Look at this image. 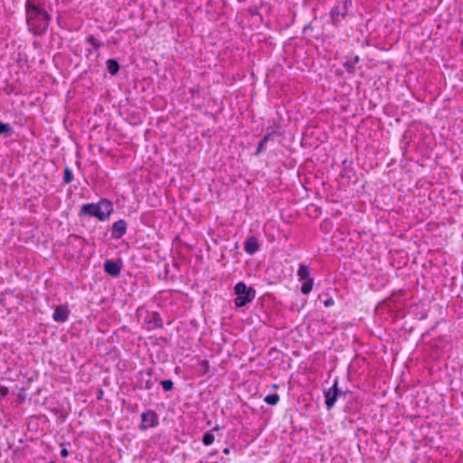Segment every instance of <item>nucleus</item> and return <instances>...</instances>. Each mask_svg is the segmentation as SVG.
Segmentation results:
<instances>
[{"label": "nucleus", "instance_id": "f257e3e1", "mask_svg": "<svg viewBox=\"0 0 463 463\" xmlns=\"http://www.w3.org/2000/svg\"><path fill=\"white\" fill-rule=\"evenodd\" d=\"M26 21L29 30L34 34L43 33L50 22V15L40 5L28 1L26 5Z\"/></svg>", "mask_w": 463, "mask_h": 463}, {"label": "nucleus", "instance_id": "f03ea898", "mask_svg": "<svg viewBox=\"0 0 463 463\" xmlns=\"http://www.w3.org/2000/svg\"><path fill=\"white\" fill-rule=\"evenodd\" d=\"M235 294L237 297L234 303L239 307L251 302L255 298V291L251 288L247 287L243 282H239L235 286Z\"/></svg>", "mask_w": 463, "mask_h": 463}, {"label": "nucleus", "instance_id": "7ed1b4c3", "mask_svg": "<svg viewBox=\"0 0 463 463\" xmlns=\"http://www.w3.org/2000/svg\"><path fill=\"white\" fill-rule=\"evenodd\" d=\"M141 417H142L141 429L146 430V429L154 427L157 424V416L152 411L144 412Z\"/></svg>", "mask_w": 463, "mask_h": 463}, {"label": "nucleus", "instance_id": "20e7f679", "mask_svg": "<svg viewBox=\"0 0 463 463\" xmlns=\"http://www.w3.org/2000/svg\"><path fill=\"white\" fill-rule=\"evenodd\" d=\"M81 212L87 215L97 217L100 221H104V217L101 216L100 211L98 209V205L94 203L84 204L81 207Z\"/></svg>", "mask_w": 463, "mask_h": 463}, {"label": "nucleus", "instance_id": "39448f33", "mask_svg": "<svg viewBox=\"0 0 463 463\" xmlns=\"http://www.w3.org/2000/svg\"><path fill=\"white\" fill-rule=\"evenodd\" d=\"M337 383L335 382L334 385L326 392V404L327 408H331L338 396Z\"/></svg>", "mask_w": 463, "mask_h": 463}, {"label": "nucleus", "instance_id": "423d86ee", "mask_svg": "<svg viewBox=\"0 0 463 463\" xmlns=\"http://www.w3.org/2000/svg\"><path fill=\"white\" fill-rule=\"evenodd\" d=\"M104 269L108 274L116 277L119 275L121 268L120 264L114 260H106L104 263Z\"/></svg>", "mask_w": 463, "mask_h": 463}, {"label": "nucleus", "instance_id": "0eeeda50", "mask_svg": "<svg viewBox=\"0 0 463 463\" xmlns=\"http://www.w3.org/2000/svg\"><path fill=\"white\" fill-rule=\"evenodd\" d=\"M68 308L66 307L60 306L54 310L52 317L56 322H64L68 319Z\"/></svg>", "mask_w": 463, "mask_h": 463}, {"label": "nucleus", "instance_id": "6e6552de", "mask_svg": "<svg viewBox=\"0 0 463 463\" xmlns=\"http://www.w3.org/2000/svg\"><path fill=\"white\" fill-rule=\"evenodd\" d=\"M263 142H265V143H268V142L281 143V142H283V137H282L280 131L273 130L270 133L267 134L264 137L263 140L261 142H260L259 145H262Z\"/></svg>", "mask_w": 463, "mask_h": 463}, {"label": "nucleus", "instance_id": "1a4fd4ad", "mask_svg": "<svg viewBox=\"0 0 463 463\" xmlns=\"http://www.w3.org/2000/svg\"><path fill=\"white\" fill-rule=\"evenodd\" d=\"M244 248L249 254H254L259 250L257 239L255 237L248 238L245 241Z\"/></svg>", "mask_w": 463, "mask_h": 463}, {"label": "nucleus", "instance_id": "9d476101", "mask_svg": "<svg viewBox=\"0 0 463 463\" xmlns=\"http://www.w3.org/2000/svg\"><path fill=\"white\" fill-rule=\"evenodd\" d=\"M97 205L98 209L101 213V216L104 217L105 220L110 215V213L113 211L111 203L107 201H102Z\"/></svg>", "mask_w": 463, "mask_h": 463}, {"label": "nucleus", "instance_id": "9b49d317", "mask_svg": "<svg viewBox=\"0 0 463 463\" xmlns=\"http://www.w3.org/2000/svg\"><path fill=\"white\" fill-rule=\"evenodd\" d=\"M126 222L123 220L118 221L113 224V232L116 238H120L126 232Z\"/></svg>", "mask_w": 463, "mask_h": 463}, {"label": "nucleus", "instance_id": "f8f14e48", "mask_svg": "<svg viewBox=\"0 0 463 463\" xmlns=\"http://www.w3.org/2000/svg\"><path fill=\"white\" fill-rule=\"evenodd\" d=\"M298 275L300 280H307L309 279V269L306 265L301 264L298 270Z\"/></svg>", "mask_w": 463, "mask_h": 463}, {"label": "nucleus", "instance_id": "ddd939ff", "mask_svg": "<svg viewBox=\"0 0 463 463\" xmlns=\"http://www.w3.org/2000/svg\"><path fill=\"white\" fill-rule=\"evenodd\" d=\"M107 69L112 74H116L119 70V65L115 60H108Z\"/></svg>", "mask_w": 463, "mask_h": 463}, {"label": "nucleus", "instance_id": "4468645a", "mask_svg": "<svg viewBox=\"0 0 463 463\" xmlns=\"http://www.w3.org/2000/svg\"><path fill=\"white\" fill-rule=\"evenodd\" d=\"M313 288V279H307L301 287V292L305 295L308 294Z\"/></svg>", "mask_w": 463, "mask_h": 463}, {"label": "nucleus", "instance_id": "2eb2a0df", "mask_svg": "<svg viewBox=\"0 0 463 463\" xmlns=\"http://www.w3.org/2000/svg\"><path fill=\"white\" fill-rule=\"evenodd\" d=\"M279 400V397L278 394L274 393V394H270V395H268L264 398V401L268 403V404H270V405H275L278 403Z\"/></svg>", "mask_w": 463, "mask_h": 463}, {"label": "nucleus", "instance_id": "dca6fc26", "mask_svg": "<svg viewBox=\"0 0 463 463\" xmlns=\"http://www.w3.org/2000/svg\"><path fill=\"white\" fill-rule=\"evenodd\" d=\"M11 130L12 128L8 124L0 122V134L9 135Z\"/></svg>", "mask_w": 463, "mask_h": 463}, {"label": "nucleus", "instance_id": "f3484780", "mask_svg": "<svg viewBox=\"0 0 463 463\" xmlns=\"http://www.w3.org/2000/svg\"><path fill=\"white\" fill-rule=\"evenodd\" d=\"M213 440H214V436L212 433H206L203 439V441L204 445H206V446L211 445L213 442Z\"/></svg>", "mask_w": 463, "mask_h": 463}, {"label": "nucleus", "instance_id": "a211bd4d", "mask_svg": "<svg viewBox=\"0 0 463 463\" xmlns=\"http://www.w3.org/2000/svg\"><path fill=\"white\" fill-rule=\"evenodd\" d=\"M63 181L65 184H69L72 181V173L70 171L69 168H66L64 171Z\"/></svg>", "mask_w": 463, "mask_h": 463}, {"label": "nucleus", "instance_id": "6ab92c4d", "mask_svg": "<svg viewBox=\"0 0 463 463\" xmlns=\"http://www.w3.org/2000/svg\"><path fill=\"white\" fill-rule=\"evenodd\" d=\"M161 385L165 391H170L173 388V382L171 380H164L161 382Z\"/></svg>", "mask_w": 463, "mask_h": 463}, {"label": "nucleus", "instance_id": "aec40b11", "mask_svg": "<svg viewBox=\"0 0 463 463\" xmlns=\"http://www.w3.org/2000/svg\"><path fill=\"white\" fill-rule=\"evenodd\" d=\"M9 393V390L5 386L0 385V400L7 396Z\"/></svg>", "mask_w": 463, "mask_h": 463}, {"label": "nucleus", "instance_id": "412c9836", "mask_svg": "<svg viewBox=\"0 0 463 463\" xmlns=\"http://www.w3.org/2000/svg\"><path fill=\"white\" fill-rule=\"evenodd\" d=\"M88 42L91 43L95 49H98L99 47V44L95 41L93 36H90L88 38Z\"/></svg>", "mask_w": 463, "mask_h": 463}, {"label": "nucleus", "instance_id": "4be33fe9", "mask_svg": "<svg viewBox=\"0 0 463 463\" xmlns=\"http://www.w3.org/2000/svg\"><path fill=\"white\" fill-rule=\"evenodd\" d=\"M324 304H325L326 307H330V306H332L334 304V300L332 298H328V299H326L325 301Z\"/></svg>", "mask_w": 463, "mask_h": 463}, {"label": "nucleus", "instance_id": "5701e85b", "mask_svg": "<svg viewBox=\"0 0 463 463\" xmlns=\"http://www.w3.org/2000/svg\"><path fill=\"white\" fill-rule=\"evenodd\" d=\"M68 455H69V452H68V450H67L66 449H62L61 450V456L62 458H66Z\"/></svg>", "mask_w": 463, "mask_h": 463}, {"label": "nucleus", "instance_id": "b1692460", "mask_svg": "<svg viewBox=\"0 0 463 463\" xmlns=\"http://www.w3.org/2000/svg\"><path fill=\"white\" fill-rule=\"evenodd\" d=\"M358 61H359V58H358V56H356V57L354 58V61H355V62H357Z\"/></svg>", "mask_w": 463, "mask_h": 463}, {"label": "nucleus", "instance_id": "393cba45", "mask_svg": "<svg viewBox=\"0 0 463 463\" xmlns=\"http://www.w3.org/2000/svg\"><path fill=\"white\" fill-rule=\"evenodd\" d=\"M260 152V146H259L258 150H257V154H259Z\"/></svg>", "mask_w": 463, "mask_h": 463}]
</instances>
